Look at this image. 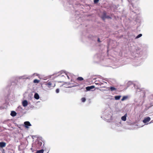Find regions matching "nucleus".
<instances>
[{"label": "nucleus", "instance_id": "obj_1", "mask_svg": "<svg viewBox=\"0 0 153 153\" xmlns=\"http://www.w3.org/2000/svg\"><path fill=\"white\" fill-rule=\"evenodd\" d=\"M46 85L49 88L54 87L55 86V82L53 81H48Z\"/></svg>", "mask_w": 153, "mask_h": 153}, {"label": "nucleus", "instance_id": "obj_2", "mask_svg": "<svg viewBox=\"0 0 153 153\" xmlns=\"http://www.w3.org/2000/svg\"><path fill=\"white\" fill-rule=\"evenodd\" d=\"M151 120V118L149 117H145L143 120V122L144 123H146L149 122Z\"/></svg>", "mask_w": 153, "mask_h": 153}, {"label": "nucleus", "instance_id": "obj_3", "mask_svg": "<svg viewBox=\"0 0 153 153\" xmlns=\"http://www.w3.org/2000/svg\"><path fill=\"white\" fill-rule=\"evenodd\" d=\"M25 126L26 128H28V126H31V124L29 121H26L24 123Z\"/></svg>", "mask_w": 153, "mask_h": 153}, {"label": "nucleus", "instance_id": "obj_4", "mask_svg": "<svg viewBox=\"0 0 153 153\" xmlns=\"http://www.w3.org/2000/svg\"><path fill=\"white\" fill-rule=\"evenodd\" d=\"M28 105V102L26 100H24L22 102V105L24 107Z\"/></svg>", "mask_w": 153, "mask_h": 153}, {"label": "nucleus", "instance_id": "obj_5", "mask_svg": "<svg viewBox=\"0 0 153 153\" xmlns=\"http://www.w3.org/2000/svg\"><path fill=\"white\" fill-rule=\"evenodd\" d=\"M94 88V86H88L86 88V90L87 91H90V90Z\"/></svg>", "mask_w": 153, "mask_h": 153}, {"label": "nucleus", "instance_id": "obj_6", "mask_svg": "<svg viewBox=\"0 0 153 153\" xmlns=\"http://www.w3.org/2000/svg\"><path fill=\"white\" fill-rule=\"evenodd\" d=\"M106 15L105 12H104L103 13V15L102 16V18L103 20H105L106 18Z\"/></svg>", "mask_w": 153, "mask_h": 153}, {"label": "nucleus", "instance_id": "obj_7", "mask_svg": "<svg viewBox=\"0 0 153 153\" xmlns=\"http://www.w3.org/2000/svg\"><path fill=\"white\" fill-rule=\"evenodd\" d=\"M6 144L5 143L3 142H0V147L2 148L6 146Z\"/></svg>", "mask_w": 153, "mask_h": 153}, {"label": "nucleus", "instance_id": "obj_8", "mask_svg": "<svg viewBox=\"0 0 153 153\" xmlns=\"http://www.w3.org/2000/svg\"><path fill=\"white\" fill-rule=\"evenodd\" d=\"M127 114H126L124 116L121 117V120L123 121H125L126 120Z\"/></svg>", "mask_w": 153, "mask_h": 153}, {"label": "nucleus", "instance_id": "obj_9", "mask_svg": "<svg viewBox=\"0 0 153 153\" xmlns=\"http://www.w3.org/2000/svg\"><path fill=\"white\" fill-rule=\"evenodd\" d=\"M10 115L11 116L13 117H14L16 115V113L15 111H11V113L10 114Z\"/></svg>", "mask_w": 153, "mask_h": 153}, {"label": "nucleus", "instance_id": "obj_10", "mask_svg": "<svg viewBox=\"0 0 153 153\" xmlns=\"http://www.w3.org/2000/svg\"><path fill=\"white\" fill-rule=\"evenodd\" d=\"M34 97L37 100L39 99V94L37 93L35 94Z\"/></svg>", "mask_w": 153, "mask_h": 153}, {"label": "nucleus", "instance_id": "obj_11", "mask_svg": "<svg viewBox=\"0 0 153 153\" xmlns=\"http://www.w3.org/2000/svg\"><path fill=\"white\" fill-rule=\"evenodd\" d=\"M121 97V96H117L115 97V99L116 100H119L120 99V97Z\"/></svg>", "mask_w": 153, "mask_h": 153}, {"label": "nucleus", "instance_id": "obj_12", "mask_svg": "<svg viewBox=\"0 0 153 153\" xmlns=\"http://www.w3.org/2000/svg\"><path fill=\"white\" fill-rule=\"evenodd\" d=\"M83 80V78L81 77H79L77 78V80L78 81H82Z\"/></svg>", "mask_w": 153, "mask_h": 153}, {"label": "nucleus", "instance_id": "obj_13", "mask_svg": "<svg viewBox=\"0 0 153 153\" xmlns=\"http://www.w3.org/2000/svg\"><path fill=\"white\" fill-rule=\"evenodd\" d=\"M44 150L43 149H41L40 150L37 151L36 153H43Z\"/></svg>", "mask_w": 153, "mask_h": 153}, {"label": "nucleus", "instance_id": "obj_14", "mask_svg": "<svg viewBox=\"0 0 153 153\" xmlns=\"http://www.w3.org/2000/svg\"><path fill=\"white\" fill-rule=\"evenodd\" d=\"M110 90H111V91H115L116 90V88H115L114 87H110Z\"/></svg>", "mask_w": 153, "mask_h": 153}, {"label": "nucleus", "instance_id": "obj_15", "mask_svg": "<svg viewBox=\"0 0 153 153\" xmlns=\"http://www.w3.org/2000/svg\"><path fill=\"white\" fill-rule=\"evenodd\" d=\"M39 81L37 79H35L33 80V82L34 83H38Z\"/></svg>", "mask_w": 153, "mask_h": 153}, {"label": "nucleus", "instance_id": "obj_16", "mask_svg": "<svg viewBox=\"0 0 153 153\" xmlns=\"http://www.w3.org/2000/svg\"><path fill=\"white\" fill-rule=\"evenodd\" d=\"M127 98V96H123V98L121 99L122 101H123L125 100Z\"/></svg>", "mask_w": 153, "mask_h": 153}, {"label": "nucleus", "instance_id": "obj_17", "mask_svg": "<svg viewBox=\"0 0 153 153\" xmlns=\"http://www.w3.org/2000/svg\"><path fill=\"white\" fill-rule=\"evenodd\" d=\"M142 36V34H140L138 35H137L136 37V39H138Z\"/></svg>", "mask_w": 153, "mask_h": 153}, {"label": "nucleus", "instance_id": "obj_18", "mask_svg": "<svg viewBox=\"0 0 153 153\" xmlns=\"http://www.w3.org/2000/svg\"><path fill=\"white\" fill-rule=\"evenodd\" d=\"M81 100L82 102H84L85 101L86 99L85 98L83 97L81 99Z\"/></svg>", "mask_w": 153, "mask_h": 153}, {"label": "nucleus", "instance_id": "obj_19", "mask_svg": "<svg viewBox=\"0 0 153 153\" xmlns=\"http://www.w3.org/2000/svg\"><path fill=\"white\" fill-rule=\"evenodd\" d=\"M99 0H94V2L95 3H96L98 2Z\"/></svg>", "mask_w": 153, "mask_h": 153}, {"label": "nucleus", "instance_id": "obj_20", "mask_svg": "<svg viewBox=\"0 0 153 153\" xmlns=\"http://www.w3.org/2000/svg\"><path fill=\"white\" fill-rule=\"evenodd\" d=\"M56 92L57 93L59 92V89H57L56 90Z\"/></svg>", "mask_w": 153, "mask_h": 153}, {"label": "nucleus", "instance_id": "obj_21", "mask_svg": "<svg viewBox=\"0 0 153 153\" xmlns=\"http://www.w3.org/2000/svg\"><path fill=\"white\" fill-rule=\"evenodd\" d=\"M106 18L111 19V17L108 16H106Z\"/></svg>", "mask_w": 153, "mask_h": 153}, {"label": "nucleus", "instance_id": "obj_22", "mask_svg": "<svg viewBox=\"0 0 153 153\" xmlns=\"http://www.w3.org/2000/svg\"><path fill=\"white\" fill-rule=\"evenodd\" d=\"M97 41H98L99 42H100V39L99 38H98Z\"/></svg>", "mask_w": 153, "mask_h": 153}, {"label": "nucleus", "instance_id": "obj_23", "mask_svg": "<svg viewBox=\"0 0 153 153\" xmlns=\"http://www.w3.org/2000/svg\"><path fill=\"white\" fill-rule=\"evenodd\" d=\"M68 78H69V76H68Z\"/></svg>", "mask_w": 153, "mask_h": 153}]
</instances>
